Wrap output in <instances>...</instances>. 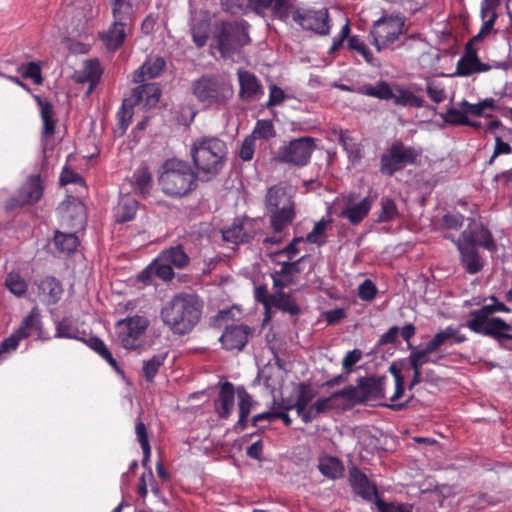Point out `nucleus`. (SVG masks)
I'll return each mask as SVG.
<instances>
[{
  "mask_svg": "<svg viewBox=\"0 0 512 512\" xmlns=\"http://www.w3.org/2000/svg\"><path fill=\"white\" fill-rule=\"evenodd\" d=\"M35 100L40 107V116L43 122L42 137L49 138L55 134L57 125L54 107L51 102L43 100L40 96H35Z\"/></svg>",
  "mask_w": 512,
  "mask_h": 512,
  "instance_id": "obj_28",
  "label": "nucleus"
},
{
  "mask_svg": "<svg viewBox=\"0 0 512 512\" xmlns=\"http://www.w3.org/2000/svg\"><path fill=\"white\" fill-rule=\"evenodd\" d=\"M274 297L271 307H276L277 309L288 312L291 315L299 314L300 308L289 294L279 291Z\"/></svg>",
  "mask_w": 512,
  "mask_h": 512,
  "instance_id": "obj_46",
  "label": "nucleus"
},
{
  "mask_svg": "<svg viewBox=\"0 0 512 512\" xmlns=\"http://www.w3.org/2000/svg\"><path fill=\"white\" fill-rule=\"evenodd\" d=\"M303 237H295L290 243H288L283 249H280L271 254L272 260H281L282 257H286V260H293L300 252L298 244L303 242Z\"/></svg>",
  "mask_w": 512,
  "mask_h": 512,
  "instance_id": "obj_58",
  "label": "nucleus"
},
{
  "mask_svg": "<svg viewBox=\"0 0 512 512\" xmlns=\"http://www.w3.org/2000/svg\"><path fill=\"white\" fill-rule=\"evenodd\" d=\"M20 336L27 338L33 334L38 336L42 333V322L40 311L37 307L31 309L29 314L22 320L19 328L16 330Z\"/></svg>",
  "mask_w": 512,
  "mask_h": 512,
  "instance_id": "obj_32",
  "label": "nucleus"
},
{
  "mask_svg": "<svg viewBox=\"0 0 512 512\" xmlns=\"http://www.w3.org/2000/svg\"><path fill=\"white\" fill-rule=\"evenodd\" d=\"M248 37L242 35L240 27L236 22L222 21L216 28L214 38L217 48L222 56H228L236 52L245 43L242 38Z\"/></svg>",
  "mask_w": 512,
  "mask_h": 512,
  "instance_id": "obj_10",
  "label": "nucleus"
},
{
  "mask_svg": "<svg viewBox=\"0 0 512 512\" xmlns=\"http://www.w3.org/2000/svg\"><path fill=\"white\" fill-rule=\"evenodd\" d=\"M257 221L249 218L236 220L231 226L222 230L223 240L233 244L250 243L258 232Z\"/></svg>",
  "mask_w": 512,
  "mask_h": 512,
  "instance_id": "obj_14",
  "label": "nucleus"
},
{
  "mask_svg": "<svg viewBox=\"0 0 512 512\" xmlns=\"http://www.w3.org/2000/svg\"><path fill=\"white\" fill-rule=\"evenodd\" d=\"M264 203L270 214L271 228L275 233L282 232L296 217L293 197L282 184L268 188Z\"/></svg>",
  "mask_w": 512,
  "mask_h": 512,
  "instance_id": "obj_4",
  "label": "nucleus"
},
{
  "mask_svg": "<svg viewBox=\"0 0 512 512\" xmlns=\"http://www.w3.org/2000/svg\"><path fill=\"white\" fill-rule=\"evenodd\" d=\"M291 0H246V10L264 17L267 12L273 16L283 18L287 16V9Z\"/></svg>",
  "mask_w": 512,
  "mask_h": 512,
  "instance_id": "obj_21",
  "label": "nucleus"
},
{
  "mask_svg": "<svg viewBox=\"0 0 512 512\" xmlns=\"http://www.w3.org/2000/svg\"><path fill=\"white\" fill-rule=\"evenodd\" d=\"M155 275L163 281H171L175 274L173 267L168 262H160L159 257L153 262L150 267Z\"/></svg>",
  "mask_w": 512,
  "mask_h": 512,
  "instance_id": "obj_61",
  "label": "nucleus"
},
{
  "mask_svg": "<svg viewBox=\"0 0 512 512\" xmlns=\"http://www.w3.org/2000/svg\"><path fill=\"white\" fill-rule=\"evenodd\" d=\"M160 262H168L172 267L184 269L190 263V257L184 251L182 245H176L164 249L159 255Z\"/></svg>",
  "mask_w": 512,
  "mask_h": 512,
  "instance_id": "obj_31",
  "label": "nucleus"
},
{
  "mask_svg": "<svg viewBox=\"0 0 512 512\" xmlns=\"http://www.w3.org/2000/svg\"><path fill=\"white\" fill-rule=\"evenodd\" d=\"M235 402V387L225 381L221 384L217 398L214 400L215 411L221 419H228L233 411Z\"/></svg>",
  "mask_w": 512,
  "mask_h": 512,
  "instance_id": "obj_25",
  "label": "nucleus"
},
{
  "mask_svg": "<svg viewBox=\"0 0 512 512\" xmlns=\"http://www.w3.org/2000/svg\"><path fill=\"white\" fill-rule=\"evenodd\" d=\"M444 121L448 124L452 125H464L470 124L469 118L467 117V113L465 112V108L462 110L456 108H449L444 116Z\"/></svg>",
  "mask_w": 512,
  "mask_h": 512,
  "instance_id": "obj_63",
  "label": "nucleus"
},
{
  "mask_svg": "<svg viewBox=\"0 0 512 512\" xmlns=\"http://www.w3.org/2000/svg\"><path fill=\"white\" fill-rule=\"evenodd\" d=\"M318 469L322 475L329 479H339L343 476L345 468L337 457L326 456L319 460Z\"/></svg>",
  "mask_w": 512,
  "mask_h": 512,
  "instance_id": "obj_36",
  "label": "nucleus"
},
{
  "mask_svg": "<svg viewBox=\"0 0 512 512\" xmlns=\"http://www.w3.org/2000/svg\"><path fill=\"white\" fill-rule=\"evenodd\" d=\"M455 244L475 248L481 246L489 251L496 250V244L489 229L474 219H469L467 228L462 231Z\"/></svg>",
  "mask_w": 512,
  "mask_h": 512,
  "instance_id": "obj_11",
  "label": "nucleus"
},
{
  "mask_svg": "<svg viewBox=\"0 0 512 512\" xmlns=\"http://www.w3.org/2000/svg\"><path fill=\"white\" fill-rule=\"evenodd\" d=\"M306 259V256H302L296 260H273L281 266L280 270L277 271V275L282 278L294 279V277L302 272L301 263Z\"/></svg>",
  "mask_w": 512,
  "mask_h": 512,
  "instance_id": "obj_45",
  "label": "nucleus"
},
{
  "mask_svg": "<svg viewBox=\"0 0 512 512\" xmlns=\"http://www.w3.org/2000/svg\"><path fill=\"white\" fill-rule=\"evenodd\" d=\"M314 396L315 393L311 388L310 384L304 382L300 383L298 385L297 398L294 403L296 412H302L304 408H307V406H309V403L312 401Z\"/></svg>",
  "mask_w": 512,
  "mask_h": 512,
  "instance_id": "obj_54",
  "label": "nucleus"
},
{
  "mask_svg": "<svg viewBox=\"0 0 512 512\" xmlns=\"http://www.w3.org/2000/svg\"><path fill=\"white\" fill-rule=\"evenodd\" d=\"M43 184L40 175L33 174L28 178L27 183L21 188L18 193L17 199H13L7 205L8 209H12L15 205L24 206L27 204H34L40 200L43 194Z\"/></svg>",
  "mask_w": 512,
  "mask_h": 512,
  "instance_id": "obj_19",
  "label": "nucleus"
},
{
  "mask_svg": "<svg viewBox=\"0 0 512 512\" xmlns=\"http://www.w3.org/2000/svg\"><path fill=\"white\" fill-rule=\"evenodd\" d=\"M490 65L480 60L459 59L456 65L455 75L470 76L475 73L486 72L490 70Z\"/></svg>",
  "mask_w": 512,
  "mask_h": 512,
  "instance_id": "obj_38",
  "label": "nucleus"
},
{
  "mask_svg": "<svg viewBox=\"0 0 512 512\" xmlns=\"http://www.w3.org/2000/svg\"><path fill=\"white\" fill-rule=\"evenodd\" d=\"M60 184L63 186L67 184L85 186V180L79 173L74 172L68 167H65L63 168L60 175Z\"/></svg>",
  "mask_w": 512,
  "mask_h": 512,
  "instance_id": "obj_64",
  "label": "nucleus"
},
{
  "mask_svg": "<svg viewBox=\"0 0 512 512\" xmlns=\"http://www.w3.org/2000/svg\"><path fill=\"white\" fill-rule=\"evenodd\" d=\"M102 73L99 60L89 59L84 61L83 66L74 72L73 79L76 83H88L92 90L99 83Z\"/></svg>",
  "mask_w": 512,
  "mask_h": 512,
  "instance_id": "obj_26",
  "label": "nucleus"
},
{
  "mask_svg": "<svg viewBox=\"0 0 512 512\" xmlns=\"http://www.w3.org/2000/svg\"><path fill=\"white\" fill-rule=\"evenodd\" d=\"M166 61L162 57H149L134 73V82L143 83L148 79H153L163 72Z\"/></svg>",
  "mask_w": 512,
  "mask_h": 512,
  "instance_id": "obj_27",
  "label": "nucleus"
},
{
  "mask_svg": "<svg viewBox=\"0 0 512 512\" xmlns=\"http://www.w3.org/2000/svg\"><path fill=\"white\" fill-rule=\"evenodd\" d=\"M248 136L251 137L254 141L257 139L269 141L270 139L276 137V130L273 122L267 119L257 120L253 131Z\"/></svg>",
  "mask_w": 512,
  "mask_h": 512,
  "instance_id": "obj_42",
  "label": "nucleus"
},
{
  "mask_svg": "<svg viewBox=\"0 0 512 512\" xmlns=\"http://www.w3.org/2000/svg\"><path fill=\"white\" fill-rule=\"evenodd\" d=\"M364 94L382 100H391L394 97V93L386 81H379L375 86H364Z\"/></svg>",
  "mask_w": 512,
  "mask_h": 512,
  "instance_id": "obj_53",
  "label": "nucleus"
},
{
  "mask_svg": "<svg viewBox=\"0 0 512 512\" xmlns=\"http://www.w3.org/2000/svg\"><path fill=\"white\" fill-rule=\"evenodd\" d=\"M18 71L24 79H32L35 84H42L43 78L41 75V67L36 62H29L21 66Z\"/></svg>",
  "mask_w": 512,
  "mask_h": 512,
  "instance_id": "obj_60",
  "label": "nucleus"
},
{
  "mask_svg": "<svg viewBox=\"0 0 512 512\" xmlns=\"http://www.w3.org/2000/svg\"><path fill=\"white\" fill-rule=\"evenodd\" d=\"M406 18L400 14L383 15L370 30L371 44L378 52L390 48L406 32Z\"/></svg>",
  "mask_w": 512,
  "mask_h": 512,
  "instance_id": "obj_7",
  "label": "nucleus"
},
{
  "mask_svg": "<svg viewBox=\"0 0 512 512\" xmlns=\"http://www.w3.org/2000/svg\"><path fill=\"white\" fill-rule=\"evenodd\" d=\"M81 340L85 342L93 351L98 353L103 359H105L113 368L118 369L117 361L100 338L92 336L87 340Z\"/></svg>",
  "mask_w": 512,
  "mask_h": 512,
  "instance_id": "obj_48",
  "label": "nucleus"
},
{
  "mask_svg": "<svg viewBox=\"0 0 512 512\" xmlns=\"http://www.w3.org/2000/svg\"><path fill=\"white\" fill-rule=\"evenodd\" d=\"M388 371L394 377L395 391L394 394L390 397V401L393 403L387 406L393 411H401L408 406L410 401L407 400L405 402L397 403V400H399L403 396L405 391L404 376L402 375L401 369L397 366L396 363L391 364Z\"/></svg>",
  "mask_w": 512,
  "mask_h": 512,
  "instance_id": "obj_30",
  "label": "nucleus"
},
{
  "mask_svg": "<svg viewBox=\"0 0 512 512\" xmlns=\"http://www.w3.org/2000/svg\"><path fill=\"white\" fill-rule=\"evenodd\" d=\"M54 242L59 251L67 254L73 253L79 245V239L75 233H62L60 231H56Z\"/></svg>",
  "mask_w": 512,
  "mask_h": 512,
  "instance_id": "obj_41",
  "label": "nucleus"
},
{
  "mask_svg": "<svg viewBox=\"0 0 512 512\" xmlns=\"http://www.w3.org/2000/svg\"><path fill=\"white\" fill-rule=\"evenodd\" d=\"M501 328L502 318L492 317L490 320H487V322H485L484 324L479 325V329L473 332L491 337L497 340L498 342H502L503 340H511L512 335H506L502 333Z\"/></svg>",
  "mask_w": 512,
  "mask_h": 512,
  "instance_id": "obj_35",
  "label": "nucleus"
},
{
  "mask_svg": "<svg viewBox=\"0 0 512 512\" xmlns=\"http://www.w3.org/2000/svg\"><path fill=\"white\" fill-rule=\"evenodd\" d=\"M252 333L253 330L247 325L231 324L225 328L219 340L224 349L241 351Z\"/></svg>",
  "mask_w": 512,
  "mask_h": 512,
  "instance_id": "obj_15",
  "label": "nucleus"
},
{
  "mask_svg": "<svg viewBox=\"0 0 512 512\" xmlns=\"http://www.w3.org/2000/svg\"><path fill=\"white\" fill-rule=\"evenodd\" d=\"M228 148L218 137L202 136L195 139L190 148V155L197 169L205 180L216 177L227 160Z\"/></svg>",
  "mask_w": 512,
  "mask_h": 512,
  "instance_id": "obj_2",
  "label": "nucleus"
},
{
  "mask_svg": "<svg viewBox=\"0 0 512 512\" xmlns=\"http://www.w3.org/2000/svg\"><path fill=\"white\" fill-rule=\"evenodd\" d=\"M440 338H433L425 345L423 349H413L412 353L416 356V358L420 361L422 365L426 363H434L436 364L438 360L442 358V356L438 357L437 359H431L430 355L434 352H436L441 345L439 344Z\"/></svg>",
  "mask_w": 512,
  "mask_h": 512,
  "instance_id": "obj_47",
  "label": "nucleus"
},
{
  "mask_svg": "<svg viewBox=\"0 0 512 512\" xmlns=\"http://www.w3.org/2000/svg\"><path fill=\"white\" fill-rule=\"evenodd\" d=\"M239 419L236 427L244 430L247 427L248 417L253 407V399L247 390L241 386L237 388Z\"/></svg>",
  "mask_w": 512,
  "mask_h": 512,
  "instance_id": "obj_33",
  "label": "nucleus"
},
{
  "mask_svg": "<svg viewBox=\"0 0 512 512\" xmlns=\"http://www.w3.org/2000/svg\"><path fill=\"white\" fill-rule=\"evenodd\" d=\"M138 210V202L131 197L121 198L117 211L116 221L119 223H125L135 218Z\"/></svg>",
  "mask_w": 512,
  "mask_h": 512,
  "instance_id": "obj_37",
  "label": "nucleus"
},
{
  "mask_svg": "<svg viewBox=\"0 0 512 512\" xmlns=\"http://www.w3.org/2000/svg\"><path fill=\"white\" fill-rule=\"evenodd\" d=\"M460 253L461 264L468 274L480 272L484 266L483 261L475 247L456 245Z\"/></svg>",
  "mask_w": 512,
  "mask_h": 512,
  "instance_id": "obj_29",
  "label": "nucleus"
},
{
  "mask_svg": "<svg viewBox=\"0 0 512 512\" xmlns=\"http://www.w3.org/2000/svg\"><path fill=\"white\" fill-rule=\"evenodd\" d=\"M133 107L134 106H130V101L126 98L124 99L120 110L116 114L117 123L115 133L119 136H122L130 125L133 116Z\"/></svg>",
  "mask_w": 512,
  "mask_h": 512,
  "instance_id": "obj_43",
  "label": "nucleus"
},
{
  "mask_svg": "<svg viewBox=\"0 0 512 512\" xmlns=\"http://www.w3.org/2000/svg\"><path fill=\"white\" fill-rule=\"evenodd\" d=\"M315 149V138L310 136L295 138L281 145L274 159L281 164L302 168L308 165Z\"/></svg>",
  "mask_w": 512,
  "mask_h": 512,
  "instance_id": "obj_8",
  "label": "nucleus"
},
{
  "mask_svg": "<svg viewBox=\"0 0 512 512\" xmlns=\"http://www.w3.org/2000/svg\"><path fill=\"white\" fill-rule=\"evenodd\" d=\"M347 47L351 51H355L360 54L364 60L372 66H378L379 63L374 57L373 53L367 47L365 42L358 35H352L348 39Z\"/></svg>",
  "mask_w": 512,
  "mask_h": 512,
  "instance_id": "obj_40",
  "label": "nucleus"
},
{
  "mask_svg": "<svg viewBox=\"0 0 512 512\" xmlns=\"http://www.w3.org/2000/svg\"><path fill=\"white\" fill-rule=\"evenodd\" d=\"M502 0H481L480 19L482 21L479 32L473 37L474 41H483L494 30L495 23L499 17L498 8Z\"/></svg>",
  "mask_w": 512,
  "mask_h": 512,
  "instance_id": "obj_16",
  "label": "nucleus"
},
{
  "mask_svg": "<svg viewBox=\"0 0 512 512\" xmlns=\"http://www.w3.org/2000/svg\"><path fill=\"white\" fill-rule=\"evenodd\" d=\"M192 93L205 107L225 105L233 96V88L215 76H202L192 83Z\"/></svg>",
  "mask_w": 512,
  "mask_h": 512,
  "instance_id": "obj_6",
  "label": "nucleus"
},
{
  "mask_svg": "<svg viewBox=\"0 0 512 512\" xmlns=\"http://www.w3.org/2000/svg\"><path fill=\"white\" fill-rule=\"evenodd\" d=\"M203 303L197 295L178 293L164 304L160 311L163 323L175 335H186L198 324Z\"/></svg>",
  "mask_w": 512,
  "mask_h": 512,
  "instance_id": "obj_1",
  "label": "nucleus"
},
{
  "mask_svg": "<svg viewBox=\"0 0 512 512\" xmlns=\"http://www.w3.org/2000/svg\"><path fill=\"white\" fill-rule=\"evenodd\" d=\"M167 357V353L157 354L151 357L149 360L143 363V376L148 382H153L157 375L159 368L164 364Z\"/></svg>",
  "mask_w": 512,
  "mask_h": 512,
  "instance_id": "obj_50",
  "label": "nucleus"
},
{
  "mask_svg": "<svg viewBox=\"0 0 512 512\" xmlns=\"http://www.w3.org/2000/svg\"><path fill=\"white\" fill-rule=\"evenodd\" d=\"M239 96L243 101H255L264 94L263 86L255 74L247 70L238 71Z\"/></svg>",
  "mask_w": 512,
  "mask_h": 512,
  "instance_id": "obj_22",
  "label": "nucleus"
},
{
  "mask_svg": "<svg viewBox=\"0 0 512 512\" xmlns=\"http://www.w3.org/2000/svg\"><path fill=\"white\" fill-rule=\"evenodd\" d=\"M386 380L387 378L385 376L359 377L357 379V384L362 404L384 398Z\"/></svg>",
  "mask_w": 512,
  "mask_h": 512,
  "instance_id": "obj_18",
  "label": "nucleus"
},
{
  "mask_svg": "<svg viewBox=\"0 0 512 512\" xmlns=\"http://www.w3.org/2000/svg\"><path fill=\"white\" fill-rule=\"evenodd\" d=\"M78 328L74 324L73 320L69 317H64L61 321L56 324V338H68V339H79Z\"/></svg>",
  "mask_w": 512,
  "mask_h": 512,
  "instance_id": "obj_55",
  "label": "nucleus"
},
{
  "mask_svg": "<svg viewBox=\"0 0 512 512\" xmlns=\"http://www.w3.org/2000/svg\"><path fill=\"white\" fill-rule=\"evenodd\" d=\"M333 397H335V400L344 398L348 402L347 405L342 406L343 408H351L356 404H362L358 384L356 386L349 385L334 392Z\"/></svg>",
  "mask_w": 512,
  "mask_h": 512,
  "instance_id": "obj_52",
  "label": "nucleus"
},
{
  "mask_svg": "<svg viewBox=\"0 0 512 512\" xmlns=\"http://www.w3.org/2000/svg\"><path fill=\"white\" fill-rule=\"evenodd\" d=\"M133 14L113 15V22L99 33V38L109 51L118 50L126 38V28L132 23Z\"/></svg>",
  "mask_w": 512,
  "mask_h": 512,
  "instance_id": "obj_13",
  "label": "nucleus"
},
{
  "mask_svg": "<svg viewBox=\"0 0 512 512\" xmlns=\"http://www.w3.org/2000/svg\"><path fill=\"white\" fill-rule=\"evenodd\" d=\"M349 484L354 493L364 500L370 501L373 497H377L378 495L375 484L369 480L365 473L355 466L349 470Z\"/></svg>",
  "mask_w": 512,
  "mask_h": 512,
  "instance_id": "obj_23",
  "label": "nucleus"
},
{
  "mask_svg": "<svg viewBox=\"0 0 512 512\" xmlns=\"http://www.w3.org/2000/svg\"><path fill=\"white\" fill-rule=\"evenodd\" d=\"M158 182L165 195L182 198L198 187V173L187 161L168 159L162 164Z\"/></svg>",
  "mask_w": 512,
  "mask_h": 512,
  "instance_id": "obj_3",
  "label": "nucleus"
},
{
  "mask_svg": "<svg viewBox=\"0 0 512 512\" xmlns=\"http://www.w3.org/2000/svg\"><path fill=\"white\" fill-rule=\"evenodd\" d=\"M460 105L461 108H465V112L467 114L480 117L484 115V110H493L495 108V101L492 98H487L477 104H471L468 101L463 100Z\"/></svg>",
  "mask_w": 512,
  "mask_h": 512,
  "instance_id": "obj_56",
  "label": "nucleus"
},
{
  "mask_svg": "<svg viewBox=\"0 0 512 512\" xmlns=\"http://www.w3.org/2000/svg\"><path fill=\"white\" fill-rule=\"evenodd\" d=\"M292 19L305 30H311L319 35H328L331 30L329 13L326 8L320 10H297Z\"/></svg>",
  "mask_w": 512,
  "mask_h": 512,
  "instance_id": "obj_12",
  "label": "nucleus"
},
{
  "mask_svg": "<svg viewBox=\"0 0 512 512\" xmlns=\"http://www.w3.org/2000/svg\"><path fill=\"white\" fill-rule=\"evenodd\" d=\"M210 20L201 19L193 23L191 27L192 40L197 48H203L209 39Z\"/></svg>",
  "mask_w": 512,
  "mask_h": 512,
  "instance_id": "obj_39",
  "label": "nucleus"
},
{
  "mask_svg": "<svg viewBox=\"0 0 512 512\" xmlns=\"http://www.w3.org/2000/svg\"><path fill=\"white\" fill-rule=\"evenodd\" d=\"M160 96L161 89L157 83H146L133 88L127 99L130 106L142 105L145 109H151L157 105Z\"/></svg>",
  "mask_w": 512,
  "mask_h": 512,
  "instance_id": "obj_17",
  "label": "nucleus"
},
{
  "mask_svg": "<svg viewBox=\"0 0 512 512\" xmlns=\"http://www.w3.org/2000/svg\"><path fill=\"white\" fill-rule=\"evenodd\" d=\"M394 103L400 106H409L415 108H422L425 106V100L422 97L416 96L407 89H399L398 94H394Z\"/></svg>",
  "mask_w": 512,
  "mask_h": 512,
  "instance_id": "obj_49",
  "label": "nucleus"
},
{
  "mask_svg": "<svg viewBox=\"0 0 512 512\" xmlns=\"http://www.w3.org/2000/svg\"><path fill=\"white\" fill-rule=\"evenodd\" d=\"M354 200L355 194H350L347 197V205L340 212L339 217L347 219L352 225H358L368 216L372 201L369 197H365L360 202L353 204Z\"/></svg>",
  "mask_w": 512,
  "mask_h": 512,
  "instance_id": "obj_24",
  "label": "nucleus"
},
{
  "mask_svg": "<svg viewBox=\"0 0 512 512\" xmlns=\"http://www.w3.org/2000/svg\"><path fill=\"white\" fill-rule=\"evenodd\" d=\"M494 305H484L478 310L471 311V319L466 322V327L471 331H477L479 325L484 324L487 320H490V316L494 314Z\"/></svg>",
  "mask_w": 512,
  "mask_h": 512,
  "instance_id": "obj_44",
  "label": "nucleus"
},
{
  "mask_svg": "<svg viewBox=\"0 0 512 512\" xmlns=\"http://www.w3.org/2000/svg\"><path fill=\"white\" fill-rule=\"evenodd\" d=\"M5 286L17 297L24 296L28 289L25 279L20 274L14 272L7 275L5 279Z\"/></svg>",
  "mask_w": 512,
  "mask_h": 512,
  "instance_id": "obj_51",
  "label": "nucleus"
},
{
  "mask_svg": "<svg viewBox=\"0 0 512 512\" xmlns=\"http://www.w3.org/2000/svg\"><path fill=\"white\" fill-rule=\"evenodd\" d=\"M149 326L144 316L135 315L117 323L118 339L125 349H136L141 345V338Z\"/></svg>",
  "mask_w": 512,
  "mask_h": 512,
  "instance_id": "obj_9",
  "label": "nucleus"
},
{
  "mask_svg": "<svg viewBox=\"0 0 512 512\" xmlns=\"http://www.w3.org/2000/svg\"><path fill=\"white\" fill-rule=\"evenodd\" d=\"M398 215V209L396 203L391 198H383L381 201V209L377 216L378 223L389 222L396 218Z\"/></svg>",
  "mask_w": 512,
  "mask_h": 512,
  "instance_id": "obj_57",
  "label": "nucleus"
},
{
  "mask_svg": "<svg viewBox=\"0 0 512 512\" xmlns=\"http://www.w3.org/2000/svg\"><path fill=\"white\" fill-rule=\"evenodd\" d=\"M37 296L39 300L47 306L56 305L62 298V283L53 276H46L36 283Z\"/></svg>",
  "mask_w": 512,
  "mask_h": 512,
  "instance_id": "obj_20",
  "label": "nucleus"
},
{
  "mask_svg": "<svg viewBox=\"0 0 512 512\" xmlns=\"http://www.w3.org/2000/svg\"><path fill=\"white\" fill-rule=\"evenodd\" d=\"M435 338H440L439 344L442 346L448 339H453L456 344H461L467 340L466 335L461 334L459 330L453 326H448L444 330L436 333Z\"/></svg>",
  "mask_w": 512,
  "mask_h": 512,
  "instance_id": "obj_59",
  "label": "nucleus"
},
{
  "mask_svg": "<svg viewBox=\"0 0 512 512\" xmlns=\"http://www.w3.org/2000/svg\"><path fill=\"white\" fill-rule=\"evenodd\" d=\"M332 222V219H324L322 218L320 221L316 222L312 231L307 235V241L310 243H315L318 245L323 244L325 241L320 240L321 236H324L327 226Z\"/></svg>",
  "mask_w": 512,
  "mask_h": 512,
  "instance_id": "obj_62",
  "label": "nucleus"
},
{
  "mask_svg": "<svg viewBox=\"0 0 512 512\" xmlns=\"http://www.w3.org/2000/svg\"><path fill=\"white\" fill-rule=\"evenodd\" d=\"M133 188L136 194L146 198L153 186L152 174L147 166H140L133 174Z\"/></svg>",
  "mask_w": 512,
  "mask_h": 512,
  "instance_id": "obj_34",
  "label": "nucleus"
},
{
  "mask_svg": "<svg viewBox=\"0 0 512 512\" xmlns=\"http://www.w3.org/2000/svg\"><path fill=\"white\" fill-rule=\"evenodd\" d=\"M421 154L420 148L394 140L380 156L379 171L384 176L392 177L406 166L415 165Z\"/></svg>",
  "mask_w": 512,
  "mask_h": 512,
  "instance_id": "obj_5",
  "label": "nucleus"
}]
</instances>
